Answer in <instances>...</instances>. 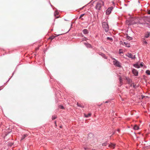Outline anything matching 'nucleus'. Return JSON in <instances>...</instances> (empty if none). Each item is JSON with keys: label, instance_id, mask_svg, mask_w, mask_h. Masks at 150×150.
I'll list each match as a JSON object with an SVG mask.
<instances>
[{"label": "nucleus", "instance_id": "obj_1", "mask_svg": "<svg viewBox=\"0 0 150 150\" xmlns=\"http://www.w3.org/2000/svg\"><path fill=\"white\" fill-rule=\"evenodd\" d=\"M102 26L103 28L106 32H107L109 30L108 25L107 22H104L102 23Z\"/></svg>", "mask_w": 150, "mask_h": 150}, {"label": "nucleus", "instance_id": "obj_2", "mask_svg": "<svg viewBox=\"0 0 150 150\" xmlns=\"http://www.w3.org/2000/svg\"><path fill=\"white\" fill-rule=\"evenodd\" d=\"M113 59H114V61H113L114 64L117 67H120V62L115 59L113 58Z\"/></svg>", "mask_w": 150, "mask_h": 150}, {"label": "nucleus", "instance_id": "obj_3", "mask_svg": "<svg viewBox=\"0 0 150 150\" xmlns=\"http://www.w3.org/2000/svg\"><path fill=\"white\" fill-rule=\"evenodd\" d=\"M113 8L112 7H110L106 11V14L107 15H109L111 13Z\"/></svg>", "mask_w": 150, "mask_h": 150}, {"label": "nucleus", "instance_id": "obj_4", "mask_svg": "<svg viewBox=\"0 0 150 150\" xmlns=\"http://www.w3.org/2000/svg\"><path fill=\"white\" fill-rule=\"evenodd\" d=\"M101 3H103V2H101L100 3L99 2L97 3L96 7V9L99 10H100L101 7L102 6V4Z\"/></svg>", "mask_w": 150, "mask_h": 150}, {"label": "nucleus", "instance_id": "obj_5", "mask_svg": "<svg viewBox=\"0 0 150 150\" xmlns=\"http://www.w3.org/2000/svg\"><path fill=\"white\" fill-rule=\"evenodd\" d=\"M127 56L128 57L131 58L133 59H134L135 58V55H133L131 53H128L127 54Z\"/></svg>", "mask_w": 150, "mask_h": 150}, {"label": "nucleus", "instance_id": "obj_6", "mask_svg": "<svg viewBox=\"0 0 150 150\" xmlns=\"http://www.w3.org/2000/svg\"><path fill=\"white\" fill-rule=\"evenodd\" d=\"M132 72L133 74L134 75L136 76H137L138 74V72L137 71V70L133 69H132Z\"/></svg>", "mask_w": 150, "mask_h": 150}, {"label": "nucleus", "instance_id": "obj_7", "mask_svg": "<svg viewBox=\"0 0 150 150\" xmlns=\"http://www.w3.org/2000/svg\"><path fill=\"white\" fill-rule=\"evenodd\" d=\"M134 129L137 130L139 129V127L137 125H135L133 128Z\"/></svg>", "mask_w": 150, "mask_h": 150}, {"label": "nucleus", "instance_id": "obj_8", "mask_svg": "<svg viewBox=\"0 0 150 150\" xmlns=\"http://www.w3.org/2000/svg\"><path fill=\"white\" fill-rule=\"evenodd\" d=\"M115 145L113 144H111L109 145V147L114 149L115 148Z\"/></svg>", "mask_w": 150, "mask_h": 150}, {"label": "nucleus", "instance_id": "obj_9", "mask_svg": "<svg viewBox=\"0 0 150 150\" xmlns=\"http://www.w3.org/2000/svg\"><path fill=\"white\" fill-rule=\"evenodd\" d=\"M83 32L85 34H87L88 33V30L86 29L83 30Z\"/></svg>", "mask_w": 150, "mask_h": 150}, {"label": "nucleus", "instance_id": "obj_10", "mask_svg": "<svg viewBox=\"0 0 150 150\" xmlns=\"http://www.w3.org/2000/svg\"><path fill=\"white\" fill-rule=\"evenodd\" d=\"M27 136L28 135L27 134H25L23 136L21 139V141H22L23 140L25 137H27Z\"/></svg>", "mask_w": 150, "mask_h": 150}, {"label": "nucleus", "instance_id": "obj_11", "mask_svg": "<svg viewBox=\"0 0 150 150\" xmlns=\"http://www.w3.org/2000/svg\"><path fill=\"white\" fill-rule=\"evenodd\" d=\"M134 66L135 67L137 68H139L140 67L139 65L138 64H134Z\"/></svg>", "mask_w": 150, "mask_h": 150}, {"label": "nucleus", "instance_id": "obj_12", "mask_svg": "<svg viewBox=\"0 0 150 150\" xmlns=\"http://www.w3.org/2000/svg\"><path fill=\"white\" fill-rule=\"evenodd\" d=\"M124 44L126 45V46L127 47H130V44L128 43L124 42Z\"/></svg>", "mask_w": 150, "mask_h": 150}, {"label": "nucleus", "instance_id": "obj_13", "mask_svg": "<svg viewBox=\"0 0 150 150\" xmlns=\"http://www.w3.org/2000/svg\"><path fill=\"white\" fill-rule=\"evenodd\" d=\"M126 79L127 81L129 83H131L132 82V80L129 78H126Z\"/></svg>", "mask_w": 150, "mask_h": 150}, {"label": "nucleus", "instance_id": "obj_14", "mask_svg": "<svg viewBox=\"0 0 150 150\" xmlns=\"http://www.w3.org/2000/svg\"><path fill=\"white\" fill-rule=\"evenodd\" d=\"M131 86L133 87L134 88H136V84L134 83H133L131 84Z\"/></svg>", "mask_w": 150, "mask_h": 150}, {"label": "nucleus", "instance_id": "obj_15", "mask_svg": "<svg viewBox=\"0 0 150 150\" xmlns=\"http://www.w3.org/2000/svg\"><path fill=\"white\" fill-rule=\"evenodd\" d=\"M150 35V33L149 32H147V33L145 37L146 38H148Z\"/></svg>", "mask_w": 150, "mask_h": 150}, {"label": "nucleus", "instance_id": "obj_16", "mask_svg": "<svg viewBox=\"0 0 150 150\" xmlns=\"http://www.w3.org/2000/svg\"><path fill=\"white\" fill-rule=\"evenodd\" d=\"M127 40H132V38L131 37H130L129 36H127Z\"/></svg>", "mask_w": 150, "mask_h": 150}, {"label": "nucleus", "instance_id": "obj_17", "mask_svg": "<svg viewBox=\"0 0 150 150\" xmlns=\"http://www.w3.org/2000/svg\"><path fill=\"white\" fill-rule=\"evenodd\" d=\"M146 74H147L148 75H150V71L147 70L146 71Z\"/></svg>", "mask_w": 150, "mask_h": 150}, {"label": "nucleus", "instance_id": "obj_18", "mask_svg": "<svg viewBox=\"0 0 150 150\" xmlns=\"http://www.w3.org/2000/svg\"><path fill=\"white\" fill-rule=\"evenodd\" d=\"M91 115V113H89L88 115H86V114H85V117H90Z\"/></svg>", "mask_w": 150, "mask_h": 150}, {"label": "nucleus", "instance_id": "obj_19", "mask_svg": "<svg viewBox=\"0 0 150 150\" xmlns=\"http://www.w3.org/2000/svg\"><path fill=\"white\" fill-rule=\"evenodd\" d=\"M55 37L54 36H52L49 38V39L52 40L54 39Z\"/></svg>", "mask_w": 150, "mask_h": 150}, {"label": "nucleus", "instance_id": "obj_20", "mask_svg": "<svg viewBox=\"0 0 150 150\" xmlns=\"http://www.w3.org/2000/svg\"><path fill=\"white\" fill-rule=\"evenodd\" d=\"M57 117V116L55 115L52 116V120L55 119Z\"/></svg>", "mask_w": 150, "mask_h": 150}, {"label": "nucleus", "instance_id": "obj_21", "mask_svg": "<svg viewBox=\"0 0 150 150\" xmlns=\"http://www.w3.org/2000/svg\"><path fill=\"white\" fill-rule=\"evenodd\" d=\"M77 105L78 106H79V107H82V108H83V107L82 105H81L79 104L78 103H77Z\"/></svg>", "mask_w": 150, "mask_h": 150}, {"label": "nucleus", "instance_id": "obj_22", "mask_svg": "<svg viewBox=\"0 0 150 150\" xmlns=\"http://www.w3.org/2000/svg\"><path fill=\"white\" fill-rule=\"evenodd\" d=\"M107 40H110L111 41H112V38H110L108 37H107Z\"/></svg>", "mask_w": 150, "mask_h": 150}, {"label": "nucleus", "instance_id": "obj_23", "mask_svg": "<svg viewBox=\"0 0 150 150\" xmlns=\"http://www.w3.org/2000/svg\"><path fill=\"white\" fill-rule=\"evenodd\" d=\"M59 108H60V109H64V107L63 106H62V105H60L59 106Z\"/></svg>", "mask_w": 150, "mask_h": 150}, {"label": "nucleus", "instance_id": "obj_24", "mask_svg": "<svg viewBox=\"0 0 150 150\" xmlns=\"http://www.w3.org/2000/svg\"><path fill=\"white\" fill-rule=\"evenodd\" d=\"M147 42L146 40H144L143 42V45L147 44Z\"/></svg>", "mask_w": 150, "mask_h": 150}, {"label": "nucleus", "instance_id": "obj_25", "mask_svg": "<svg viewBox=\"0 0 150 150\" xmlns=\"http://www.w3.org/2000/svg\"><path fill=\"white\" fill-rule=\"evenodd\" d=\"M119 81H120V83L121 84V85H122L121 83L122 82V79L121 77H120L119 78Z\"/></svg>", "mask_w": 150, "mask_h": 150}, {"label": "nucleus", "instance_id": "obj_26", "mask_svg": "<svg viewBox=\"0 0 150 150\" xmlns=\"http://www.w3.org/2000/svg\"><path fill=\"white\" fill-rule=\"evenodd\" d=\"M84 14H81L80 16V17H79V18H81L84 15Z\"/></svg>", "mask_w": 150, "mask_h": 150}, {"label": "nucleus", "instance_id": "obj_27", "mask_svg": "<svg viewBox=\"0 0 150 150\" xmlns=\"http://www.w3.org/2000/svg\"><path fill=\"white\" fill-rule=\"evenodd\" d=\"M106 144H107L106 143H104L102 145L103 146H106Z\"/></svg>", "mask_w": 150, "mask_h": 150}, {"label": "nucleus", "instance_id": "obj_28", "mask_svg": "<svg viewBox=\"0 0 150 150\" xmlns=\"http://www.w3.org/2000/svg\"><path fill=\"white\" fill-rule=\"evenodd\" d=\"M143 63H142L141 64H140V65L141 66V67H142L143 66Z\"/></svg>", "mask_w": 150, "mask_h": 150}, {"label": "nucleus", "instance_id": "obj_29", "mask_svg": "<svg viewBox=\"0 0 150 150\" xmlns=\"http://www.w3.org/2000/svg\"><path fill=\"white\" fill-rule=\"evenodd\" d=\"M148 13L149 14H150V10L148 11Z\"/></svg>", "mask_w": 150, "mask_h": 150}, {"label": "nucleus", "instance_id": "obj_30", "mask_svg": "<svg viewBox=\"0 0 150 150\" xmlns=\"http://www.w3.org/2000/svg\"><path fill=\"white\" fill-rule=\"evenodd\" d=\"M117 131L118 132H119L120 131V129H118Z\"/></svg>", "mask_w": 150, "mask_h": 150}, {"label": "nucleus", "instance_id": "obj_31", "mask_svg": "<svg viewBox=\"0 0 150 150\" xmlns=\"http://www.w3.org/2000/svg\"><path fill=\"white\" fill-rule=\"evenodd\" d=\"M122 42V41H120V43H121V42Z\"/></svg>", "mask_w": 150, "mask_h": 150}]
</instances>
